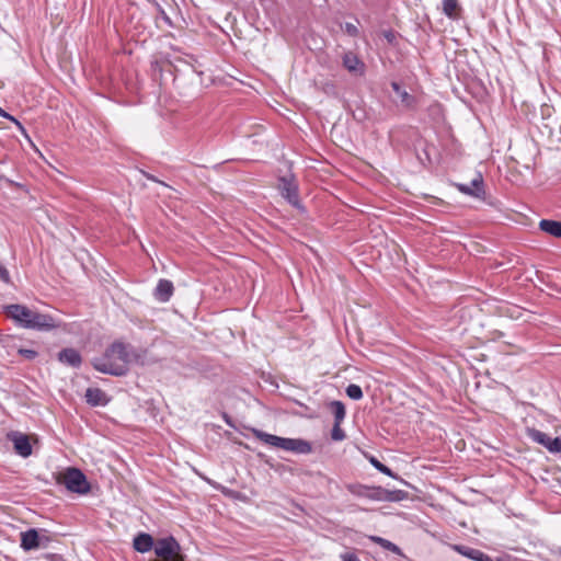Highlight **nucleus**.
I'll return each mask as SVG.
<instances>
[{"instance_id":"f257e3e1","label":"nucleus","mask_w":561,"mask_h":561,"mask_svg":"<svg viewBox=\"0 0 561 561\" xmlns=\"http://www.w3.org/2000/svg\"><path fill=\"white\" fill-rule=\"evenodd\" d=\"M133 353L134 348L129 344L116 341L105 350L102 356L94 357L91 365L102 374L125 376L128 373Z\"/></svg>"},{"instance_id":"f03ea898","label":"nucleus","mask_w":561,"mask_h":561,"mask_svg":"<svg viewBox=\"0 0 561 561\" xmlns=\"http://www.w3.org/2000/svg\"><path fill=\"white\" fill-rule=\"evenodd\" d=\"M252 433L259 440L263 442L264 444L284 449L286 451H291L298 455H308L312 451L311 443L302 438L280 437L257 428H252Z\"/></svg>"},{"instance_id":"7ed1b4c3","label":"nucleus","mask_w":561,"mask_h":561,"mask_svg":"<svg viewBox=\"0 0 561 561\" xmlns=\"http://www.w3.org/2000/svg\"><path fill=\"white\" fill-rule=\"evenodd\" d=\"M277 190L280 196L294 208L305 213L306 208L299 198V185L293 173L278 178Z\"/></svg>"},{"instance_id":"20e7f679","label":"nucleus","mask_w":561,"mask_h":561,"mask_svg":"<svg viewBox=\"0 0 561 561\" xmlns=\"http://www.w3.org/2000/svg\"><path fill=\"white\" fill-rule=\"evenodd\" d=\"M153 550L157 558L150 561H183L181 546L173 536L160 538L154 541Z\"/></svg>"},{"instance_id":"39448f33","label":"nucleus","mask_w":561,"mask_h":561,"mask_svg":"<svg viewBox=\"0 0 561 561\" xmlns=\"http://www.w3.org/2000/svg\"><path fill=\"white\" fill-rule=\"evenodd\" d=\"M58 482L64 484L68 491L77 494H87L91 490V485L87 480L85 474L75 467L67 468L62 478Z\"/></svg>"},{"instance_id":"423d86ee","label":"nucleus","mask_w":561,"mask_h":561,"mask_svg":"<svg viewBox=\"0 0 561 561\" xmlns=\"http://www.w3.org/2000/svg\"><path fill=\"white\" fill-rule=\"evenodd\" d=\"M61 321L51 314L41 313L38 311H34L32 316V320H28V330L35 331H51L54 329L60 328Z\"/></svg>"},{"instance_id":"0eeeda50","label":"nucleus","mask_w":561,"mask_h":561,"mask_svg":"<svg viewBox=\"0 0 561 561\" xmlns=\"http://www.w3.org/2000/svg\"><path fill=\"white\" fill-rule=\"evenodd\" d=\"M4 310L7 316L13 319L15 323L23 329L28 328V320H32V316L35 311L20 304L5 306Z\"/></svg>"},{"instance_id":"6e6552de","label":"nucleus","mask_w":561,"mask_h":561,"mask_svg":"<svg viewBox=\"0 0 561 561\" xmlns=\"http://www.w3.org/2000/svg\"><path fill=\"white\" fill-rule=\"evenodd\" d=\"M458 191L465 195L485 201L484 181L481 173L470 182V184L459 183L456 185Z\"/></svg>"},{"instance_id":"1a4fd4ad","label":"nucleus","mask_w":561,"mask_h":561,"mask_svg":"<svg viewBox=\"0 0 561 561\" xmlns=\"http://www.w3.org/2000/svg\"><path fill=\"white\" fill-rule=\"evenodd\" d=\"M348 491L358 497L368 499L371 501H383V488L382 486H369L364 484H351L347 486Z\"/></svg>"},{"instance_id":"9d476101","label":"nucleus","mask_w":561,"mask_h":561,"mask_svg":"<svg viewBox=\"0 0 561 561\" xmlns=\"http://www.w3.org/2000/svg\"><path fill=\"white\" fill-rule=\"evenodd\" d=\"M8 438L13 443L14 450L19 456L23 458L31 456L32 445L27 435L20 432H11Z\"/></svg>"},{"instance_id":"9b49d317","label":"nucleus","mask_w":561,"mask_h":561,"mask_svg":"<svg viewBox=\"0 0 561 561\" xmlns=\"http://www.w3.org/2000/svg\"><path fill=\"white\" fill-rule=\"evenodd\" d=\"M58 360L69 367L79 368L82 364L80 352L73 347H65L57 354Z\"/></svg>"},{"instance_id":"f8f14e48","label":"nucleus","mask_w":561,"mask_h":561,"mask_svg":"<svg viewBox=\"0 0 561 561\" xmlns=\"http://www.w3.org/2000/svg\"><path fill=\"white\" fill-rule=\"evenodd\" d=\"M343 67L351 73L363 76L365 73V64L353 51H346L342 57Z\"/></svg>"},{"instance_id":"ddd939ff","label":"nucleus","mask_w":561,"mask_h":561,"mask_svg":"<svg viewBox=\"0 0 561 561\" xmlns=\"http://www.w3.org/2000/svg\"><path fill=\"white\" fill-rule=\"evenodd\" d=\"M451 549L458 552L459 554L473 560V561H495V559L491 558L489 554L483 551L471 548L465 545H453Z\"/></svg>"},{"instance_id":"4468645a","label":"nucleus","mask_w":561,"mask_h":561,"mask_svg":"<svg viewBox=\"0 0 561 561\" xmlns=\"http://www.w3.org/2000/svg\"><path fill=\"white\" fill-rule=\"evenodd\" d=\"M20 547L24 551H31L41 548L39 543V531L36 528H30L26 531L21 533Z\"/></svg>"},{"instance_id":"2eb2a0df","label":"nucleus","mask_w":561,"mask_h":561,"mask_svg":"<svg viewBox=\"0 0 561 561\" xmlns=\"http://www.w3.org/2000/svg\"><path fill=\"white\" fill-rule=\"evenodd\" d=\"M174 293V286H173V283L169 279H159L156 288H154V291H153V297L156 300L160 301V302H168L172 295Z\"/></svg>"},{"instance_id":"dca6fc26","label":"nucleus","mask_w":561,"mask_h":561,"mask_svg":"<svg viewBox=\"0 0 561 561\" xmlns=\"http://www.w3.org/2000/svg\"><path fill=\"white\" fill-rule=\"evenodd\" d=\"M84 397L87 403L91 407H105L110 402L106 392L100 388H88Z\"/></svg>"},{"instance_id":"f3484780","label":"nucleus","mask_w":561,"mask_h":561,"mask_svg":"<svg viewBox=\"0 0 561 561\" xmlns=\"http://www.w3.org/2000/svg\"><path fill=\"white\" fill-rule=\"evenodd\" d=\"M153 537L147 533H139L134 537L133 548L140 553L149 552L153 549Z\"/></svg>"},{"instance_id":"a211bd4d","label":"nucleus","mask_w":561,"mask_h":561,"mask_svg":"<svg viewBox=\"0 0 561 561\" xmlns=\"http://www.w3.org/2000/svg\"><path fill=\"white\" fill-rule=\"evenodd\" d=\"M539 228L556 238H561V221L551 219H541L539 221Z\"/></svg>"},{"instance_id":"6ab92c4d","label":"nucleus","mask_w":561,"mask_h":561,"mask_svg":"<svg viewBox=\"0 0 561 561\" xmlns=\"http://www.w3.org/2000/svg\"><path fill=\"white\" fill-rule=\"evenodd\" d=\"M369 539L373 542L379 545L385 550L391 551L392 553H394L399 557H404V553L401 550V548L399 546H397L396 543L391 542L390 540L379 537V536H370Z\"/></svg>"},{"instance_id":"aec40b11","label":"nucleus","mask_w":561,"mask_h":561,"mask_svg":"<svg viewBox=\"0 0 561 561\" xmlns=\"http://www.w3.org/2000/svg\"><path fill=\"white\" fill-rule=\"evenodd\" d=\"M461 10L458 0H443L442 11L450 20L458 19V12Z\"/></svg>"},{"instance_id":"412c9836","label":"nucleus","mask_w":561,"mask_h":561,"mask_svg":"<svg viewBox=\"0 0 561 561\" xmlns=\"http://www.w3.org/2000/svg\"><path fill=\"white\" fill-rule=\"evenodd\" d=\"M527 436L535 443L548 449L551 437L537 428H527Z\"/></svg>"},{"instance_id":"4be33fe9","label":"nucleus","mask_w":561,"mask_h":561,"mask_svg":"<svg viewBox=\"0 0 561 561\" xmlns=\"http://www.w3.org/2000/svg\"><path fill=\"white\" fill-rule=\"evenodd\" d=\"M382 496V502H401L408 499L409 493L403 490H388L383 488Z\"/></svg>"},{"instance_id":"5701e85b","label":"nucleus","mask_w":561,"mask_h":561,"mask_svg":"<svg viewBox=\"0 0 561 561\" xmlns=\"http://www.w3.org/2000/svg\"><path fill=\"white\" fill-rule=\"evenodd\" d=\"M330 410L332 411L334 415V422L342 423L345 419L346 411L345 405L342 401L334 400L330 402Z\"/></svg>"},{"instance_id":"b1692460","label":"nucleus","mask_w":561,"mask_h":561,"mask_svg":"<svg viewBox=\"0 0 561 561\" xmlns=\"http://www.w3.org/2000/svg\"><path fill=\"white\" fill-rule=\"evenodd\" d=\"M316 87L319 91L323 92L328 96H336L337 95L336 85L331 80L320 81L319 83H316Z\"/></svg>"},{"instance_id":"393cba45","label":"nucleus","mask_w":561,"mask_h":561,"mask_svg":"<svg viewBox=\"0 0 561 561\" xmlns=\"http://www.w3.org/2000/svg\"><path fill=\"white\" fill-rule=\"evenodd\" d=\"M398 98L400 100V103L402 106H404L408 110H414L416 106V99L412 94H410L408 91L402 89V91L398 94Z\"/></svg>"},{"instance_id":"a878e982","label":"nucleus","mask_w":561,"mask_h":561,"mask_svg":"<svg viewBox=\"0 0 561 561\" xmlns=\"http://www.w3.org/2000/svg\"><path fill=\"white\" fill-rule=\"evenodd\" d=\"M369 462L373 465L374 468H376L379 472L388 476V477H391V478H397V476L394 474V472L389 468L387 467L386 465H383L382 462H380L376 457H370L369 459Z\"/></svg>"},{"instance_id":"bb28decb","label":"nucleus","mask_w":561,"mask_h":561,"mask_svg":"<svg viewBox=\"0 0 561 561\" xmlns=\"http://www.w3.org/2000/svg\"><path fill=\"white\" fill-rule=\"evenodd\" d=\"M345 392L347 394L348 398H351L352 400H360L363 398V390L362 388L358 386V385H355V383H350L346 389H345Z\"/></svg>"},{"instance_id":"cd10ccee","label":"nucleus","mask_w":561,"mask_h":561,"mask_svg":"<svg viewBox=\"0 0 561 561\" xmlns=\"http://www.w3.org/2000/svg\"><path fill=\"white\" fill-rule=\"evenodd\" d=\"M345 432L341 428V423L334 422V426L331 432V438L335 442H341L345 438Z\"/></svg>"},{"instance_id":"c85d7f7f","label":"nucleus","mask_w":561,"mask_h":561,"mask_svg":"<svg viewBox=\"0 0 561 561\" xmlns=\"http://www.w3.org/2000/svg\"><path fill=\"white\" fill-rule=\"evenodd\" d=\"M342 30L352 37H357L359 35L358 27L350 22L344 23V25H342Z\"/></svg>"},{"instance_id":"c756f323","label":"nucleus","mask_w":561,"mask_h":561,"mask_svg":"<svg viewBox=\"0 0 561 561\" xmlns=\"http://www.w3.org/2000/svg\"><path fill=\"white\" fill-rule=\"evenodd\" d=\"M18 353L25 359L33 360L38 356L37 351L33 348H20Z\"/></svg>"},{"instance_id":"7c9ffc66","label":"nucleus","mask_w":561,"mask_h":561,"mask_svg":"<svg viewBox=\"0 0 561 561\" xmlns=\"http://www.w3.org/2000/svg\"><path fill=\"white\" fill-rule=\"evenodd\" d=\"M548 450L550 453L557 454L561 453V435L554 438L551 437L550 445L548 446Z\"/></svg>"},{"instance_id":"2f4dec72","label":"nucleus","mask_w":561,"mask_h":561,"mask_svg":"<svg viewBox=\"0 0 561 561\" xmlns=\"http://www.w3.org/2000/svg\"><path fill=\"white\" fill-rule=\"evenodd\" d=\"M38 531H39L41 548H43V549L48 548L49 542L51 540L48 535V531L46 529H38Z\"/></svg>"},{"instance_id":"473e14b6","label":"nucleus","mask_w":561,"mask_h":561,"mask_svg":"<svg viewBox=\"0 0 561 561\" xmlns=\"http://www.w3.org/2000/svg\"><path fill=\"white\" fill-rule=\"evenodd\" d=\"M0 280L9 284L11 282V277L9 271L0 263Z\"/></svg>"},{"instance_id":"72a5a7b5","label":"nucleus","mask_w":561,"mask_h":561,"mask_svg":"<svg viewBox=\"0 0 561 561\" xmlns=\"http://www.w3.org/2000/svg\"><path fill=\"white\" fill-rule=\"evenodd\" d=\"M342 561H360L354 552H345L341 554Z\"/></svg>"},{"instance_id":"f704fd0d","label":"nucleus","mask_w":561,"mask_h":561,"mask_svg":"<svg viewBox=\"0 0 561 561\" xmlns=\"http://www.w3.org/2000/svg\"><path fill=\"white\" fill-rule=\"evenodd\" d=\"M3 118H7V119L11 121L12 123H14L19 127L20 130L25 131L24 127L22 126V124L14 116H12V115H10L8 113V116H3Z\"/></svg>"},{"instance_id":"c9c22d12","label":"nucleus","mask_w":561,"mask_h":561,"mask_svg":"<svg viewBox=\"0 0 561 561\" xmlns=\"http://www.w3.org/2000/svg\"><path fill=\"white\" fill-rule=\"evenodd\" d=\"M3 118H7V119L11 121L12 123H14L19 127L20 130L25 131L24 127L22 126V124L14 116H12V115H10L8 113V116H3Z\"/></svg>"},{"instance_id":"e433bc0d","label":"nucleus","mask_w":561,"mask_h":561,"mask_svg":"<svg viewBox=\"0 0 561 561\" xmlns=\"http://www.w3.org/2000/svg\"><path fill=\"white\" fill-rule=\"evenodd\" d=\"M44 557H45V559L50 560V561H60L62 559V557L60 554H56V553H46Z\"/></svg>"},{"instance_id":"4c0bfd02","label":"nucleus","mask_w":561,"mask_h":561,"mask_svg":"<svg viewBox=\"0 0 561 561\" xmlns=\"http://www.w3.org/2000/svg\"><path fill=\"white\" fill-rule=\"evenodd\" d=\"M141 173H142V175H144L147 180L152 181V182H157V183H161V184H163V182H161L160 180H158L154 175H152V174H150V173H148V172H146V171H141Z\"/></svg>"},{"instance_id":"58836bf2","label":"nucleus","mask_w":561,"mask_h":561,"mask_svg":"<svg viewBox=\"0 0 561 561\" xmlns=\"http://www.w3.org/2000/svg\"><path fill=\"white\" fill-rule=\"evenodd\" d=\"M391 88L396 92L397 95L402 91L401 85L396 81L391 82Z\"/></svg>"},{"instance_id":"ea45409f","label":"nucleus","mask_w":561,"mask_h":561,"mask_svg":"<svg viewBox=\"0 0 561 561\" xmlns=\"http://www.w3.org/2000/svg\"><path fill=\"white\" fill-rule=\"evenodd\" d=\"M222 417H224V420H225V422H226V424H227L228 426H230V427H234V424L232 423L231 417H230L227 413H224V414H222Z\"/></svg>"},{"instance_id":"a19ab883","label":"nucleus","mask_w":561,"mask_h":561,"mask_svg":"<svg viewBox=\"0 0 561 561\" xmlns=\"http://www.w3.org/2000/svg\"><path fill=\"white\" fill-rule=\"evenodd\" d=\"M551 552L553 556H558L561 558V547H557V548L552 549Z\"/></svg>"},{"instance_id":"79ce46f5","label":"nucleus","mask_w":561,"mask_h":561,"mask_svg":"<svg viewBox=\"0 0 561 561\" xmlns=\"http://www.w3.org/2000/svg\"><path fill=\"white\" fill-rule=\"evenodd\" d=\"M495 561H516V559H513L510 556H506L505 558H496Z\"/></svg>"},{"instance_id":"37998d69","label":"nucleus","mask_w":561,"mask_h":561,"mask_svg":"<svg viewBox=\"0 0 561 561\" xmlns=\"http://www.w3.org/2000/svg\"><path fill=\"white\" fill-rule=\"evenodd\" d=\"M0 116L3 117V116H8V113L0 107Z\"/></svg>"},{"instance_id":"c03bdc74","label":"nucleus","mask_w":561,"mask_h":561,"mask_svg":"<svg viewBox=\"0 0 561 561\" xmlns=\"http://www.w3.org/2000/svg\"><path fill=\"white\" fill-rule=\"evenodd\" d=\"M165 22H168L169 24H171V20H170V18H168V16H167V18H165Z\"/></svg>"}]
</instances>
